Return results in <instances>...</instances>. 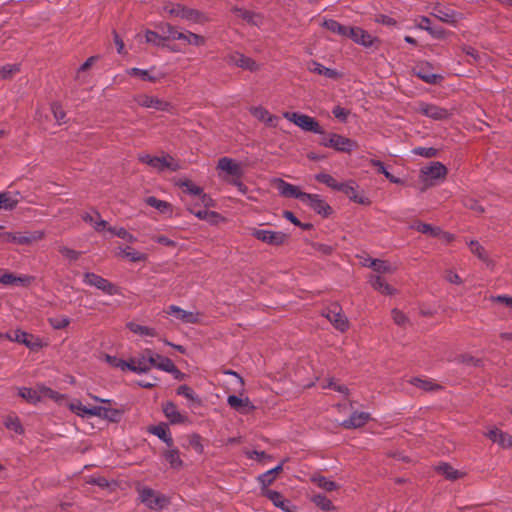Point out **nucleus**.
<instances>
[{
  "mask_svg": "<svg viewBox=\"0 0 512 512\" xmlns=\"http://www.w3.org/2000/svg\"><path fill=\"white\" fill-rule=\"evenodd\" d=\"M91 398L95 402L102 403L104 405H92L90 403H84L80 399H68L60 394L59 399L56 402L59 404H65L71 412L81 418L99 417L110 421H117L119 419L120 412L107 405L110 403L109 400L100 399L96 396H91Z\"/></svg>",
  "mask_w": 512,
  "mask_h": 512,
  "instance_id": "nucleus-1",
  "label": "nucleus"
},
{
  "mask_svg": "<svg viewBox=\"0 0 512 512\" xmlns=\"http://www.w3.org/2000/svg\"><path fill=\"white\" fill-rule=\"evenodd\" d=\"M216 170L219 178L228 183L235 179H240L244 173L242 163L229 157L220 158L217 162Z\"/></svg>",
  "mask_w": 512,
  "mask_h": 512,
  "instance_id": "nucleus-2",
  "label": "nucleus"
},
{
  "mask_svg": "<svg viewBox=\"0 0 512 512\" xmlns=\"http://www.w3.org/2000/svg\"><path fill=\"white\" fill-rule=\"evenodd\" d=\"M18 395L31 404H36L44 399H52L58 401L59 393L44 386L37 385L35 388L19 387Z\"/></svg>",
  "mask_w": 512,
  "mask_h": 512,
  "instance_id": "nucleus-3",
  "label": "nucleus"
},
{
  "mask_svg": "<svg viewBox=\"0 0 512 512\" xmlns=\"http://www.w3.org/2000/svg\"><path fill=\"white\" fill-rule=\"evenodd\" d=\"M447 175L446 167L440 162H433L420 170V181L423 189L436 185L443 181Z\"/></svg>",
  "mask_w": 512,
  "mask_h": 512,
  "instance_id": "nucleus-4",
  "label": "nucleus"
},
{
  "mask_svg": "<svg viewBox=\"0 0 512 512\" xmlns=\"http://www.w3.org/2000/svg\"><path fill=\"white\" fill-rule=\"evenodd\" d=\"M162 26L167 29V39L180 40L187 45L196 47L206 44V38L202 35L187 30H179L177 27L170 24H163Z\"/></svg>",
  "mask_w": 512,
  "mask_h": 512,
  "instance_id": "nucleus-5",
  "label": "nucleus"
},
{
  "mask_svg": "<svg viewBox=\"0 0 512 512\" xmlns=\"http://www.w3.org/2000/svg\"><path fill=\"white\" fill-rule=\"evenodd\" d=\"M320 144L324 147H330L336 151L345 153H349L358 147L356 141L337 133H329L324 135L320 141Z\"/></svg>",
  "mask_w": 512,
  "mask_h": 512,
  "instance_id": "nucleus-6",
  "label": "nucleus"
},
{
  "mask_svg": "<svg viewBox=\"0 0 512 512\" xmlns=\"http://www.w3.org/2000/svg\"><path fill=\"white\" fill-rule=\"evenodd\" d=\"M166 312L172 317L173 321L180 324H199L203 319L201 312L197 310H184L176 305H170Z\"/></svg>",
  "mask_w": 512,
  "mask_h": 512,
  "instance_id": "nucleus-7",
  "label": "nucleus"
},
{
  "mask_svg": "<svg viewBox=\"0 0 512 512\" xmlns=\"http://www.w3.org/2000/svg\"><path fill=\"white\" fill-rule=\"evenodd\" d=\"M284 118L292 122L304 131L313 132L316 134H322L323 130L319 123L311 116L296 112H284Z\"/></svg>",
  "mask_w": 512,
  "mask_h": 512,
  "instance_id": "nucleus-8",
  "label": "nucleus"
},
{
  "mask_svg": "<svg viewBox=\"0 0 512 512\" xmlns=\"http://www.w3.org/2000/svg\"><path fill=\"white\" fill-rule=\"evenodd\" d=\"M156 358L151 350L146 349L140 356L132 357L127 360L128 367L127 371H131L137 374L148 372L155 363Z\"/></svg>",
  "mask_w": 512,
  "mask_h": 512,
  "instance_id": "nucleus-9",
  "label": "nucleus"
},
{
  "mask_svg": "<svg viewBox=\"0 0 512 512\" xmlns=\"http://www.w3.org/2000/svg\"><path fill=\"white\" fill-rule=\"evenodd\" d=\"M139 499L146 507L152 510H161L168 505V499L149 488L139 489Z\"/></svg>",
  "mask_w": 512,
  "mask_h": 512,
  "instance_id": "nucleus-10",
  "label": "nucleus"
},
{
  "mask_svg": "<svg viewBox=\"0 0 512 512\" xmlns=\"http://www.w3.org/2000/svg\"><path fill=\"white\" fill-rule=\"evenodd\" d=\"M177 185L183 190L184 193L193 197H198L203 204V207L210 208L215 206L214 200L203 192L202 188L188 179L180 180Z\"/></svg>",
  "mask_w": 512,
  "mask_h": 512,
  "instance_id": "nucleus-11",
  "label": "nucleus"
},
{
  "mask_svg": "<svg viewBox=\"0 0 512 512\" xmlns=\"http://www.w3.org/2000/svg\"><path fill=\"white\" fill-rule=\"evenodd\" d=\"M300 201L323 217H328L332 213L330 205L318 194L304 192Z\"/></svg>",
  "mask_w": 512,
  "mask_h": 512,
  "instance_id": "nucleus-12",
  "label": "nucleus"
},
{
  "mask_svg": "<svg viewBox=\"0 0 512 512\" xmlns=\"http://www.w3.org/2000/svg\"><path fill=\"white\" fill-rule=\"evenodd\" d=\"M250 234L257 240L269 245H281L287 239V235L280 231L252 228Z\"/></svg>",
  "mask_w": 512,
  "mask_h": 512,
  "instance_id": "nucleus-13",
  "label": "nucleus"
},
{
  "mask_svg": "<svg viewBox=\"0 0 512 512\" xmlns=\"http://www.w3.org/2000/svg\"><path fill=\"white\" fill-rule=\"evenodd\" d=\"M5 338L13 342L21 343L32 350L39 349L43 346L42 340L39 337L20 329H16L12 333L5 334Z\"/></svg>",
  "mask_w": 512,
  "mask_h": 512,
  "instance_id": "nucleus-14",
  "label": "nucleus"
},
{
  "mask_svg": "<svg viewBox=\"0 0 512 512\" xmlns=\"http://www.w3.org/2000/svg\"><path fill=\"white\" fill-rule=\"evenodd\" d=\"M338 191L343 192L353 202L362 205L370 204L369 198L358 189V185L352 180L341 183Z\"/></svg>",
  "mask_w": 512,
  "mask_h": 512,
  "instance_id": "nucleus-15",
  "label": "nucleus"
},
{
  "mask_svg": "<svg viewBox=\"0 0 512 512\" xmlns=\"http://www.w3.org/2000/svg\"><path fill=\"white\" fill-rule=\"evenodd\" d=\"M83 282L86 285L94 286L108 295L117 294V287L103 277L94 273H85Z\"/></svg>",
  "mask_w": 512,
  "mask_h": 512,
  "instance_id": "nucleus-16",
  "label": "nucleus"
},
{
  "mask_svg": "<svg viewBox=\"0 0 512 512\" xmlns=\"http://www.w3.org/2000/svg\"><path fill=\"white\" fill-rule=\"evenodd\" d=\"M162 411L171 424H190L189 417L182 413L173 402L162 404Z\"/></svg>",
  "mask_w": 512,
  "mask_h": 512,
  "instance_id": "nucleus-17",
  "label": "nucleus"
},
{
  "mask_svg": "<svg viewBox=\"0 0 512 512\" xmlns=\"http://www.w3.org/2000/svg\"><path fill=\"white\" fill-rule=\"evenodd\" d=\"M485 436L502 449L512 448V435L496 427H490Z\"/></svg>",
  "mask_w": 512,
  "mask_h": 512,
  "instance_id": "nucleus-18",
  "label": "nucleus"
},
{
  "mask_svg": "<svg viewBox=\"0 0 512 512\" xmlns=\"http://www.w3.org/2000/svg\"><path fill=\"white\" fill-rule=\"evenodd\" d=\"M346 37L351 38L355 43L366 48L372 47L377 42L376 37L359 27H348Z\"/></svg>",
  "mask_w": 512,
  "mask_h": 512,
  "instance_id": "nucleus-19",
  "label": "nucleus"
},
{
  "mask_svg": "<svg viewBox=\"0 0 512 512\" xmlns=\"http://www.w3.org/2000/svg\"><path fill=\"white\" fill-rule=\"evenodd\" d=\"M416 111L434 120H444L450 115L448 110L428 103H419Z\"/></svg>",
  "mask_w": 512,
  "mask_h": 512,
  "instance_id": "nucleus-20",
  "label": "nucleus"
},
{
  "mask_svg": "<svg viewBox=\"0 0 512 512\" xmlns=\"http://www.w3.org/2000/svg\"><path fill=\"white\" fill-rule=\"evenodd\" d=\"M135 101L141 107L152 108L159 111H166L170 106L168 102L147 94L138 95Z\"/></svg>",
  "mask_w": 512,
  "mask_h": 512,
  "instance_id": "nucleus-21",
  "label": "nucleus"
},
{
  "mask_svg": "<svg viewBox=\"0 0 512 512\" xmlns=\"http://www.w3.org/2000/svg\"><path fill=\"white\" fill-rule=\"evenodd\" d=\"M151 168L157 171H176L181 168V165L172 156L163 154L161 156H154Z\"/></svg>",
  "mask_w": 512,
  "mask_h": 512,
  "instance_id": "nucleus-22",
  "label": "nucleus"
},
{
  "mask_svg": "<svg viewBox=\"0 0 512 512\" xmlns=\"http://www.w3.org/2000/svg\"><path fill=\"white\" fill-rule=\"evenodd\" d=\"M273 187L284 197L297 198L301 200L302 192L297 186L285 182L282 179H274L272 181Z\"/></svg>",
  "mask_w": 512,
  "mask_h": 512,
  "instance_id": "nucleus-23",
  "label": "nucleus"
},
{
  "mask_svg": "<svg viewBox=\"0 0 512 512\" xmlns=\"http://www.w3.org/2000/svg\"><path fill=\"white\" fill-rule=\"evenodd\" d=\"M325 317L337 328L338 330L344 331L348 327V322L345 316L342 314L341 308L334 304L330 306L326 312Z\"/></svg>",
  "mask_w": 512,
  "mask_h": 512,
  "instance_id": "nucleus-24",
  "label": "nucleus"
},
{
  "mask_svg": "<svg viewBox=\"0 0 512 512\" xmlns=\"http://www.w3.org/2000/svg\"><path fill=\"white\" fill-rule=\"evenodd\" d=\"M262 494L277 508H280L284 512H295V506L279 492L274 490H265Z\"/></svg>",
  "mask_w": 512,
  "mask_h": 512,
  "instance_id": "nucleus-25",
  "label": "nucleus"
},
{
  "mask_svg": "<svg viewBox=\"0 0 512 512\" xmlns=\"http://www.w3.org/2000/svg\"><path fill=\"white\" fill-rule=\"evenodd\" d=\"M115 255L121 259L134 263L147 260V255L145 253H142L131 246H119L115 251Z\"/></svg>",
  "mask_w": 512,
  "mask_h": 512,
  "instance_id": "nucleus-26",
  "label": "nucleus"
},
{
  "mask_svg": "<svg viewBox=\"0 0 512 512\" xmlns=\"http://www.w3.org/2000/svg\"><path fill=\"white\" fill-rule=\"evenodd\" d=\"M249 112L253 117H255L260 122L264 123L269 127H276L278 123V117L271 114L266 108L263 106H252L249 108Z\"/></svg>",
  "mask_w": 512,
  "mask_h": 512,
  "instance_id": "nucleus-27",
  "label": "nucleus"
},
{
  "mask_svg": "<svg viewBox=\"0 0 512 512\" xmlns=\"http://www.w3.org/2000/svg\"><path fill=\"white\" fill-rule=\"evenodd\" d=\"M189 211L194 214L198 219L206 221L211 225H217L225 221L219 213L210 211L208 208L203 207L202 209H195V207H188Z\"/></svg>",
  "mask_w": 512,
  "mask_h": 512,
  "instance_id": "nucleus-28",
  "label": "nucleus"
},
{
  "mask_svg": "<svg viewBox=\"0 0 512 512\" xmlns=\"http://www.w3.org/2000/svg\"><path fill=\"white\" fill-rule=\"evenodd\" d=\"M227 403L231 408L240 412H249L254 409V406L249 398L243 395V393H240L238 396L229 395L227 398Z\"/></svg>",
  "mask_w": 512,
  "mask_h": 512,
  "instance_id": "nucleus-29",
  "label": "nucleus"
},
{
  "mask_svg": "<svg viewBox=\"0 0 512 512\" xmlns=\"http://www.w3.org/2000/svg\"><path fill=\"white\" fill-rule=\"evenodd\" d=\"M82 219L89 223L97 232L105 233L108 231V224L102 219L97 211H88L82 215Z\"/></svg>",
  "mask_w": 512,
  "mask_h": 512,
  "instance_id": "nucleus-30",
  "label": "nucleus"
},
{
  "mask_svg": "<svg viewBox=\"0 0 512 512\" xmlns=\"http://www.w3.org/2000/svg\"><path fill=\"white\" fill-rule=\"evenodd\" d=\"M145 203L154 209H156L160 214L165 215L167 217H171L173 214V207L170 203L157 199L156 197L149 196L145 199Z\"/></svg>",
  "mask_w": 512,
  "mask_h": 512,
  "instance_id": "nucleus-31",
  "label": "nucleus"
},
{
  "mask_svg": "<svg viewBox=\"0 0 512 512\" xmlns=\"http://www.w3.org/2000/svg\"><path fill=\"white\" fill-rule=\"evenodd\" d=\"M369 282L371 286L381 294L394 295L396 293V289L380 276L370 277Z\"/></svg>",
  "mask_w": 512,
  "mask_h": 512,
  "instance_id": "nucleus-32",
  "label": "nucleus"
},
{
  "mask_svg": "<svg viewBox=\"0 0 512 512\" xmlns=\"http://www.w3.org/2000/svg\"><path fill=\"white\" fill-rule=\"evenodd\" d=\"M20 201L19 192H2L0 193V210H12Z\"/></svg>",
  "mask_w": 512,
  "mask_h": 512,
  "instance_id": "nucleus-33",
  "label": "nucleus"
},
{
  "mask_svg": "<svg viewBox=\"0 0 512 512\" xmlns=\"http://www.w3.org/2000/svg\"><path fill=\"white\" fill-rule=\"evenodd\" d=\"M163 11L173 18H179L186 21L189 7L179 3H170L163 7Z\"/></svg>",
  "mask_w": 512,
  "mask_h": 512,
  "instance_id": "nucleus-34",
  "label": "nucleus"
},
{
  "mask_svg": "<svg viewBox=\"0 0 512 512\" xmlns=\"http://www.w3.org/2000/svg\"><path fill=\"white\" fill-rule=\"evenodd\" d=\"M163 24L164 23L158 25V28L160 30H162L164 33L163 36L159 35L158 33L154 32V31H151V30H146L144 32L145 41L147 43L152 44L157 47L164 45V42L167 41L168 39H167V29L162 26Z\"/></svg>",
  "mask_w": 512,
  "mask_h": 512,
  "instance_id": "nucleus-35",
  "label": "nucleus"
},
{
  "mask_svg": "<svg viewBox=\"0 0 512 512\" xmlns=\"http://www.w3.org/2000/svg\"><path fill=\"white\" fill-rule=\"evenodd\" d=\"M156 358L153 367H156L162 371L171 373V374H180V370L175 366V364L167 357H164L160 354H154Z\"/></svg>",
  "mask_w": 512,
  "mask_h": 512,
  "instance_id": "nucleus-36",
  "label": "nucleus"
},
{
  "mask_svg": "<svg viewBox=\"0 0 512 512\" xmlns=\"http://www.w3.org/2000/svg\"><path fill=\"white\" fill-rule=\"evenodd\" d=\"M364 265L371 267L377 273L389 274L395 271L392 264L380 259H367Z\"/></svg>",
  "mask_w": 512,
  "mask_h": 512,
  "instance_id": "nucleus-37",
  "label": "nucleus"
},
{
  "mask_svg": "<svg viewBox=\"0 0 512 512\" xmlns=\"http://www.w3.org/2000/svg\"><path fill=\"white\" fill-rule=\"evenodd\" d=\"M370 419V415L366 412H355L349 419L343 422L346 428H359L365 425Z\"/></svg>",
  "mask_w": 512,
  "mask_h": 512,
  "instance_id": "nucleus-38",
  "label": "nucleus"
},
{
  "mask_svg": "<svg viewBox=\"0 0 512 512\" xmlns=\"http://www.w3.org/2000/svg\"><path fill=\"white\" fill-rule=\"evenodd\" d=\"M127 75L131 76V77H136L140 80H143V81H150V82H155L157 81L158 79H160V75H157L155 72H154V69H150V70H143V69H139V68H130L127 70Z\"/></svg>",
  "mask_w": 512,
  "mask_h": 512,
  "instance_id": "nucleus-39",
  "label": "nucleus"
},
{
  "mask_svg": "<svg viewBox=\"0 0 512 512\" xmlns=\"http://www.w3.org/2000/svg\"><path fill=\"white\" fill-rule=\"evenodd\" d=\"M311 481L315 485H317V487H319L320 489H323L326 492L335 491V490L339 489V487H340V485L338 483H336L335 481H333L323 475H320V474H316V475L312 476Z\"/></svg>",
  "mask_w": 512,
  "mask_h": 512,
  "instance_id": "nucleus-40",
  "label": "nucleus"
},
{
  "mask_svg": "<svg viewBox=\"0 0 512 512\" xmlns=\"http://www.w3.org/2000/svg\"><path fill=\"white\" fill-rule=\"evenodd\" d=\"M438 473L443 475L446 479L456 480L465 476V472L462 470H458L453 468L451 465L447 463H441L436 467Z\"/></svg>",
  "mask_w": 512,
  "mask_h": 512,
  "instance_id": "nucleus-41",
  "label": "nucleus"
},
{
  "mask_svg": "<svg viewBox=\"0 0 512 512\" xmlns=\"http://www.w3.org/2000/svg\"><path fill=\"white\" fill-rule=\"evenodd\" d=\"M149 432L164 441L169 447L173 445V439L166 424L161 423L149 428Z\"/></svg>",
  "mask_w": 512,
  "mask_h": 512,
  "instance_id": "nucleus-42",
  "label": "nucleus"
},
{
  "mask_svg": "<svg viewBox=\"0 0 512 512\" xmlns=\"http://www.w3.org/2000/svg\"><path fill=\"white\" fill-rule=\"evenodd\" d=\"M32 281V277L22 276L16 277L13 274L0 275V283L5 285H28Z\"/></svg>",
  "mask_w": 512,
  "mask_h": 512,
  "instance_id": "nucleus-43",
  "label": "nucleus"
},
{
  "mask_svg": "<svg viewBox=\"0 0 512 512\" xmlns=\"http://www.w3.org/2000/svg\"><path fill=\"white\" fill-rule=\"evenodd\" d=\"M416 74L420 79L430 84H436L441 80L440 75L432 72L428 67L424 66L418 67Z\"/></svg>",
  "mask_w": 512,
  "mask_h": 512,
  "instance_id": "nucleus-44",
  "label": "nucleus"
},
{
  "mask_svg": "<svg viewBox=\"0 0 512 512\" xmlns=\"http://www.w3.org/2000/svg\"><path fill=\"white\" fill-rule=\"evenodd\" d=\"M176 393L179 396H183L186 398L191 404L201 405V399L198 397V395L188 387L187 385H181L177 388Z\"/></svg>",
  "mask_w": 512,
  "mask_h": 512,
  "instance_id": "nucleus-45",
  "label": "nucleus"
},
{
  "mask_svg": "<svg viewBox=\"0 0 512 512\" xmlns=\"http://www.w3.org/2000/svg\"><path fill=\"white\" fill-rule=\"evenodd\" d=\"M321 26L340 36L346 37L347 35L348 27L342 26L335 20H323Z\"/></svg>",
  "mask_w": 512,
  "mask_h": 512,
  "instance_id": "nucleus-46",
  "label": "nucleus"
},
{
  "mask_svg": "<svg viewBox=\"0 0 512 512\" xmlns=\"http://www.w3.org/2000/svg\"><path fill=\"white\" fill-rule=\"evenodd\" d=\"M107 233H109L110 236H117L127 242L134 243L136 241V237L133 236L130 232H128L123 227H110L108 228Z\"/></svg>",
  "mask_w": 512,
  "mask_h": 512,
  "instance_id": "nucleus-47",
  "label": "nucleus"
},
{
  "mask_svg": "<svg viewBox=\"0 0 512 512\" xmlns=\"http://www.w3.org/2000/svg\"><path fill=\"white\" fill-rule=\"evenodd\" d=\"M311 501L323 511H332L335 509L331 500L322 494L313 495Z\"/></svg>",
  "mask_w": 512,
  "mask_h": 512,
  "instance_id": "nucleus-48",
  "label": "nucleus"
},
{
  "mask_svg": "<svg viewBox=\"0 0 512 512\" xmlns=\"http://www.w3.org/2000/svg\"><path fill=\"white\" fill-rule=\"evenodd\" d=\"M315 179L318 182L323 183L326 186H328L329 188H331L333 190H337V191L341 185V183L338 182L332 175H330L328 173H324V172L316 174Z\"/></svg>",
  "mask_w": 512,
  "mask_h": 512,
  "instance_id": "nucleus-49",
  "label": "nucleus"
},
{
  "mask_svg": "<svg viewBox=\"0 0 512 512\" xmlns=\"http://www.w3.org/2000/svg\"><path fill=\"white\" fill-rule=\"evenodd\" d=\"M209 20H210L209 17L205 13H203L199 10L189 8L187 18H186L187 22L195 23V24H204V23L208 22Z\"/></svg>",
  "mask_w": 512,
  "mask_h": 512,
  "instance_id": "nucleus-50",
  "label": "nucleus"
},
{
  "mask_svg": "<svg viewBox=\"0 0 512 512\" xmlns=\"http://www.w3.org/2000/svg\"><path fill=\"white\" fill-rule=\"evenodd\" d=\"M434 15L443 22L455 23L457 21V15L450 9L437 8Z\"/></svg>",
  "mask_w": 512,
  "mask_h": 512,
  "instance_id": "nucleus-51",
  "label": "nucleus"
},
{
  "mask_svg": "<svg viewBox=\"0 0 512 512\" xmlns=\"http://www.w3.org/2000/svg\"><path fill=\"white\" fill-rule=\"evenodd\" d=\"M49 324L53 329L60 330L69 326L71 320L65 315H56L48 319Z\"/></svg>",
  "mask_w": 512,
  "mask_h": 512,
  "instance_id": "nucleus-52",
  "label": "nucleus"
},
{
  "mask_svg": "<svg viewBox=\"0 0 512 512\" xmlns=\"http://www.w3.org/2000/svg\"><path fill=\"white\" fill-rule=\"evenodd\" d=\"M320 386L322 389H333L344 396L348 394V388L345 385L336 382L334 379L325 380L320 384Z\"/></svg>",
  "mask_w": 512,
  "mask_h": 512,
  "instance_id": "nucleus-53",
  "label": "nucleus"
},
{
  "mask_svg": "<svg viewBox=\"0 0 512 512\" xmlns=\"http://www.w3.org/2000/svg\"><path fill=\"white\" fill-rule=\"evenodd\" d=\"M239 58V64L238 67L254 72L260 69V64L257 63L254 59L247 57L245 55H242Z\"/></svg>",
  "mask_w": 512,
  "mask_h": 512,
  "instance_id": "nucleus-54",
  "label": "nucleus"
},
{
  "mask_svg": "<svg viewBox=\"0 0 512 512\" xmlns=\"http://www.w3.org/2000/svg\"><path fill=\"white\" fill-rule=\"evenodd\" d=\"M411 227L420 233L429 234L431 236H437L440 233V228L431 226L427 223L418 222L413 224Z\"/></svg>",
  "mask_w": 512,
  "mask_h": 512,
  "instance_id": "nucleus-55",
  "label": "nucleus"
},
{
  "mask_svg": "<svg viewBox=\"0 0 512 512\" xmlns=\"http://www.w3.org/2000/svg\"><path fill=\"white\" fill-rule=\"evenodd\" d=\"M128 328L130 329L131 332H133L134 334H138L140 336H150V337L156 336V332L154 331V329L146 327V326H142L137 323H130L128 325Z\"/></svg>",
  "mask_w": 512,
  "mask_h": 512,
  "instance_id": "nucleus-56",
  "label": "nucleus"
},
{
  "mask_svg": "<svg viewBox=\"0 0 512 512\" xmlns=\"http://www.w3.org/2000/svg\"><path fill=\"white\" fill-rule=\"evenodd\" d=\"M165 459L172 468L178 469L182 466V460L180 458L178 450L170 449L166 451Z\"/></svg>",
  "mask_w": 512,
  "mask_h": 512,
  "instance_id": "nucleus-57",
  "label": "nucleus"
},
{
  "mask_svg": "<svg viewBox=\"0 0 512 512\" xmlns=\"http://www.w3.org/2000/svg\"><path fill=\"white\" fill-rule=\"evenodd\" d=\"M104 360L110 366L119 369L120 371H127L128 363L127 360L117 358L116 356L105 355Z\"/></svg>",
  "mask_w": 512,
  "mask_h": 512,
  "instance_id": "nucleus-58",
  "label": "nucleus"
},
{
  "mask_svg": "<svg viewBox=\"0 0 512 512\" xmlns=\"http://www.w3.org/2000/svg\"><path fill=\"white\" fill-rule=\"evenodd\" d=\"M310 70L319 75H324L328 78H337L338 77V73L335 70L327 68L319 63H313Z\"/></svg>",
  "mask_w": 512,
  "mask_h": 512,
  "instance_id": "nucleus-59",
  "label": "nucleus"
},
{
  "mask_svg": "<svg viewBox=\"0 0 512 512\" xmlns=\"http://www.w3.org/2000/svg\"><path fill=\"white\" fill-rule=\"evenodd\" d=\"M276 478L277 477L273 474V472H270L269 470L259 475L257 480L262 486V492L268 490V486H270L276 480Z\"/></svg>",
  "mask_w": 512,
  "mask_h": 512,
  "instance_id": "nucleus-60",
  "label": "nucleus"
},
{
  "mask_svg": "<svg viewBox=\"0 0 512 512\" xmlns=\"http://www.w3.org/2000/svg\"><path fill=\"white\" fill-rule=\"evenodd\" d=\"M19 71V65L6 64L0 68V78L6 79Z\"/></svg>",
  "mask_w": 512,
  "mask_h": 512,
  "instance_id": "nucleus-61",
  "label": "nucleus"
},
{
  "mask_svg": "<svg viewBox=\"0 0 512 512\" xmlns=\"http://www.w3.org/2000/svg\"><path fill=\"white\" fill-rule=\"evenodd\" d=\"M409 382L423 390H432L435 386L431 381L422 378H411Z\"/></svg>",
  "mask_w": 512,
  "mask_h": 512,
  "instance_id": "nucleus-62",
  "label": "nucleus"
},
{
  "mask_svg": "<svg viewBox=\"0 0 512 512\" xmlns=\"http://www.w3.org/2000/svg\"><path fill=\"white\" fill-rule=\"evenodd\" d=\"M231 12L236 18L242 19L246 22L252 11L242 7L235 6L231 8Z\"/></svg>",
  "mask_w": 512,
  "mask_h": 512,
  "instance_id": "nucleus-63",
  "label": "nucleus"
},
{
  "mask_svg": "<svg viewBox=\"0 0 512 512\" xmlns=\"http://www.w3.org/2000/svg\"><path fill=\"white\" fill-rule=\"evenodd\" d=\"M490 300L493 303H500L504 306L512 309V296L508 295H498V296H492Z\"/></svg>",
  "mask_w": 512,
  "mask_h": 512,
  "instance_id": "nucleus-64",
  "label": "nucleus"
}]
</instances>
